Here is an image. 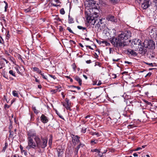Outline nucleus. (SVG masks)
Wrapping results in <instances>:
<instances>
[{
	"instance_id": "f257e3e1",
	"label": "nucleus",
	"mask_w": 157,
	"mask_h": 157,
	"mask_svg": "<svg viewBox=\"0 0 157 157\" xmlns=\"http://www.w3.org/2000/svg\"><path fill=\"white\" fill-rule=\"evenodd\" d=\"M131 36L130 32L126 31L119 35L117 37H113L110 38L109 40L114 47L119 49H121L127 45L126 43L131 42V40L129 39Z\"/></svg>"
},
{
	"instance_id": "f03ea898",
	"label": "nucleus",
	"mask_w": 157,
	"mask_h": 157,
	"mask_svg": "<svg viewBox=\"0 0 157 157\" xmlns=\"http://www.w3.org/2000/svg\"><path fill=\"white\" fill-rule=\"evenodd\" d=\"M41 140L39 137H36L35 141L37 144V148L43 149L44 148L47 146V140L45 138L41 137Z\"/></svg>"
},
{
	"instance_id": "7ed1b4c3",
	"label": "nucleus",
	"mask_w": 157,
	"mask_h": 157,
	"mask_svg": "<svg viewBox=\"0 0 157 157\" xmlns=\"http://www.w3.org/2000/svg\"><path fill=\"white\" fill-rule=\"evenodd\" d=\"M85 14L87 22L91 24L92 25H94L96 23V20L97 19V18H95V17H97V16H98V15H97L95 17H92L91 14L90 13H88L86 12H85Z\"/></svg>"
},
{
	"instance_id": "20e7f679",
	"label": "nucleus",
	"mask_w": 157,
	"mask_h": 157,
	"mask_svg": "<svg viewBox=\"0 0 157 157\" xmlns=\"http://www.w3.org/2000/svg\"><path fill=\"white\" fill-rule=\"evenodd\" d=\"M28 145L26 148L29 150L31 148L36 149L37 148V144L33 141V139H27Z\"/></svg>"
},
{
	"instance_id": "39448f33",
	"label": "nucleus",
	"mask_w": 157,
	"mask_h": 157,
	"mask_svg": "<svg viewBox=\"0 0 157 157\" xmlns=\"http://www.w3.org/2000/svg\"><path fill=\"white\" fill-rule=\"evenodd\" d=\"M137 2L141 4L142 7L144 9H147L149 6V0H136Z\"/></svg>"
},
{
	"instance_id": "423d86ee",
	"label": "nucleus",
	"mask_w": 157,
	"mask_h": 157,
	"mask_svg": "<svg viewBox=\"0 0 157 157\" xmlns=\"http://www.w3.org/2000/svg\"><path fill=\"white\" fill-rule=\"evenodd\" d=\"M144 44L146 45V47L149 49H154L155 48V43L151 40L148 41H145Z\"/></svg>"
},
{
	"instance_id": "0eeeda50",
	"label": "nucleus",
	"mask_w": 157,
	"mask_h": 157,
	"mask_svg": "<svg viewBox=\"0 0 157 157\" xmlns=\"http://www.w3.org/2000/svg\"><path fill=\"white\" fill-rule=\"evenodd\" d=\"M138 45L139 48V52L140 54L143 55L145 54L147 52V47H146V45L143 44V45L139 42Z\"/></svg>"
},
{
	"instance_id": "6e6552de",
	"label": "nucleus",
	"mask_w": 157,
	"mask_h": 157,
	"mask_svg": "<svg viewBox=\"0 0 157 157\" xmlns=\"http://www.w3.org/2000/svg\"><path fill=\"white\" fill-rule=\"evenodd\" d=\"M65 102H62V105L67 110L71 111V102L70 101L69 99H68L67 98L65 99Z\"/></svg>"
},
{
	"instance_id": "1a4fd4ad",
	"label": "nucleus",
	"mask_w": 157,
	"mask_h": 157,
	"mask_svg": "<svg viewBox=\"0 0 157 157\" xmlns=\"http://www.w3.org/2000/svg\"><path fill=\"white\" fill-rule=\"evenodd\" d=\"M89 4H90V7H91L92 9H95L98 10L99 6V4L96 3L95 1L94 0H90L89 2Z\"/></svg>"
},
{
	"instance_id": "9d476101",
	"label": "nucleus",
	"mask_w": 157,
	"mask_h": 157,
	"mask_svg": "<svg viewBox=\"0 0 157 157\" xmlns=\"http://www.w3.org/2000/svg\"><path fill=\"white\" fill-rule=\"evenodd\" d=\"M27 135L28 136L27 139H33L32 137H34V139L35 140V138H36V137H39L38 135H36V133L35 132L29 131L27 132Z\"/></svg>"
},
{
	"instance_id": "9b49d317",
	"label": "nucleus",
	"mask_w": 157,
	"mask_h": 157,
	"mask_svg": "<svg viewBox=\"0 0 157 157\" xmlns=\"http://www.w3.org/2000/svg\"><path fill=\"white\" fill-rule=\"evenodd\" d=\"M129 107H131L130 105L127 106L124 109V111L122 115L125 117H129L130 116L129 114L130 110L129 109Z\"/></svg>"
},
{
	"instance_id": "f8f14e48",
	"label": "nucleus",
	"mask_w": 157,
	"mask_h": 157,
	"mask_svg": "<svg viewBox=\"0 0 157 157\" xmlns=\"http://www.w3.org/2000/svg\"><path fill=\"white\" fill-rule=\"evenodd\" d=\"M72 143L75 145L80 142V137L78 136L74 135L73 137H72Z\"/></svg>"
},
{
	"instance_id": "ddd939ff",
	"label": "nucleus",
	"mask_w": 157,
	"mask_h": 157,
	"mask_svg": "<svg viewBox=\"0 0 157 157\" xmlns=\"http://www.w3.org/2000/svg\"><path fill=\"white\" fill-rule=\"evenodd\" d=\"M107 19L108 21H110L112 22H116L117 21L116 18L111 15H108L107 17Z\"/></svg>"
},
{
	"instance_id": "4468645a",
	"label": "nucleus",
	"mask_w": 157,
	"mask_h": 157,
	"mask_svg": "<svg viewBox=\"0 0 157 157\" xmlns=\"http://www.w3.org/2000/svg\"><path fill=\"white\" fill-rule=\"evenodd\" d=\"M40 119L41 122L44 123H47L48 121V118L43 114L41 115Z\"/></svg>"
},
{
	"instance_id": "2eb2a0df",
	"label": "nucleus",
	"mask_w": 157,
	"mask_h": 157,
	"mask_svg": "<svg viewBox=\"0 0 157 157\" xmlns=\"http://www.w3.org/2000/svg\"><path fill=\"white\" fill-rule=\"evenodd\" d=\"M127 53L129 55H131L132 56H136L137 55V53L136 52H135L133 50L131 49H128L127 50Z\"/></svg>"
},
{
	"instance_id": "dca6fc26",
	"label": "nucleus",
	"mask_w": 157,
	"mask_h": 157,
	"mask_svg": "<svg viewBox=\"0 0 157 157\" xmlns=\"http://www.w3.org/2000/svg\"><path fill=\"white\" fill-rule=\"evenodd\" d=\"M99 21H98V23L96 24L95 27L101 29L103 26V25H104V24L102 22V19H99Z\"/></svg>"
},
{
	"instance_id": "f3484780",
	"label": "nucleus",
	"mask_w": 157,
	"mask_h": 157,
	"mask_svg": "<svg viewBox=\"0 0 157 157\" xmlns=\"http://www.w3.org/2000/svg\"><path fill=\"white\" fill-rule=\"evenodd\" d=\"M74 79L78 82L80 86H81L82 84V79L78 76H75L74 77Z\"/></svg>"
},
{
	"instance_id": "a211bd4d",
	"label": "nucleus",
	"mask_w": 157,
	"mask_h": 157,
	"mask_svg": "<svg viewBox=\"0 0 157 157\" xmlns=\"http://www.w3.org/2000/svg\"><path fill=\"white\" fill-rule=\"evenodd\" d=\"M57 151L58 154V157H61L62 156V155L63 153V149H60L58 147L57 148Z\"/></svg>"
},
{
	"instance_id": "6ab92c4d",
	"label": "nucleus",
	"mask_w": 157,
	"mask_h": 157,
	"mask_svg": "<svg viewBox=\"0 0 157 157\" xmlns=\"http://www.w3.org/2000/svg\"><path fill=\"white\" fill-rule=\"evenodd\" d=\"M56 88L57 89H52L51 90V92H52V94H55L57 91L59 92L60 91V88H61V87H59L58 86H56Z\"/></svg>"
},
{
	"instance_id": "aec40b11",
	"label": "nucleus",
	"mask_w": 157,
	"mask_h": 157,
	"mask_svg": "<svg viewBox=\"0 0 157 157\" xmlns=\"http://www.w3.org/2000/svg\"><path fill=\"white\" fill-rule=\"evenodd\" d=\"M50 63V61L48 60H46L44 62V66L45 67L47 68L48 67L49 64Z\"/></svg>"
},
{
	"instance_id": "412c9836",
	"label": "nucleus",
	"mask_w": 157,
	"mask_h": 157,
	"mask_svg": "<svg viewBox=\"0 0 157 157\" xmlns=\"http://www.w3.org/2000/svg\"><path fill=\"white\" fill-rule=\"evenodd\" d=\"M33 70L34 71H36L37 73L40 74L41 72H42V71L39 69L37 67H34L33 68Z\"/></svg>"
},
{
	"instance_id": "4be33fe9",
	"label": "nucleus",
	"mask_w": 157,
	"mask_h": 157,
	"mask_svg": "<svg viewBox=\"0 0 157 157\" xmlns=\"http://www.w3.org/2000/svg\"><path fill=\"white\" fill-rule=\"evenodd\" d=\"M74 22L73 19L71 17H70L69 15H68V23H74Z\"/></svg>"
},
{
	"instance_id": "5701e85b",
	"label": "nucleus",
	"mask_w": 157,
	"mask_h": 157,
	"mask_svg": "<svg viewBox=\"0 0 157 157\" xmlns=\"http://www.w3.org/2000/svg\"><path fill=\"white\" fill-rule=\"evenodd\" d=\"M31 6L29 7L28 8L26 9H24L23 10L25 13H27L29 12H31Z\"/></svg>"
},
{
	"instance_id": "b1692460",
	"label": "nucleus",
	"mask_w": 157,
	"mask_h": 157,
	"mask_svg": "<svg viewBox=\"0 0 157 157\" xmlns=\"http://www.w3.org/2000/svg\"><path fill=\"white\" fill-rule=\"evenodd\" d=\"M97 153L98 154L96 156V157H102L103 155V153H102V152H101L100 151Z\"/></svg>"
},
{
	"instance_id": "393cba45",
	"label": "nucleus",
	"mask_w": 157,
	"mask_h": 157,
	"mask_svg": "<svg viewBox=\"0 0 157 157\" xmlns=\"http://www.w3.org/2000/svg\"><path fill=\"white\" fill-rule=\"evenodd\" d=\"M32 108L33 110L35 113L37 114L39 113L38 111L36 109V108L35 106H33Z\"/></svg>"
},
{
	"instance_id": "a878e982",
	"label": "nucleus",
	"mask_w": 157,
	"mask_h": 157,
	"mask_svg": "<svg viewBox=\"0 0 157 157\" xmlns=\"http://www.w3.org/2000/svg\"><path fill=\"white\" fill-rule=\"evenodd\" d=\"M12 94L13 96L18 97L19 95L18 94L16 90H13V91Z\"/></svg>"
},
{
	"instance_id": "bb28decb",
	"label": "nucleus",
	"mask_w": 157,
	"mask_h": 157,
	"mask_svg": "<svg viewBox=\"0 0 157 157\" xmlns=\"http://www.w3.org/2000/svg\"><path fill=\"white\" fill-rule=\"evenodd\" d=\"M52 136L50 135V138L48 141V143L49 145H51L52 143Z\"/></svg>"
},
{
	"instance_id": "cd10ccee",
	"label": "nucleus",
	"mask_w": 157,
	"mask_h": 157,
	"mask_svg": "<svg viewBox=\"0 0 157 157\" xmlns=\"http://www.w3.org/2000/svg\"><path fill=\"white\" fill-rule=\"evenodd\" d=\"M9 73L12 76H13L14 77H16L15 73L13 70H10L9 71Z\"/></svg>"
},
{
	"instance_id": "c85d7f7f",
	"label": "nucleus",
	"mask_w": 157,
	"mask_h": 157,
	"mask_svg": "<svg viewBox=\"0 0 157 157\" xmlns=\"http://www.w3.org/2000/svg\"><path fill=\"white\" fill-rule=\"evenodd\" d=\"M77 28L78 29H82V30H86V31L87 30L86 28V27H83L81 26H78Z\"/></svg>"
},
{
	"instance_id": "c756f323",
	"label": "nucleus",
	"mask_w": 157,
	"mask_h": 157,
	"mask_svg": "<svg viewBox=\"0 0 157 157\" xmlns=\"http://www.w3.org/2000/svg\"><path fill=\"white\" fill-rule=\"evenodd\" d=\"M10 37V34L9 31H8L7 32V34L6 35V38L7 40H9Z\"/></svg>"
},
{
	"instance_id": "7c9ffc66",
	"label": "nucleus",
	"mask_w": 157,
	"mask_h": 157,
	"mask_svg": "<svg viewBox=\"0 0 157 157\" xmlns=\"http://www.w3.org/2000/svg\"><path fill=\"white\" fill-rule=\"evenodd\" d=\"M101 44H104L106 46H109L110 45V43L106 41H101Z\"/></svg>"
},
{
	"instance_id": "2f4dec72",
	"label": "nucleus",
	"mask_w": 157,
	"mask_h": 157,
	"mask_svg": "<svg viewBox=\"0 0 157 157\" xmlns=\"http://www.w3.org/2000/svg\"><path fill=\"white\" fill-rule=\"evenodd\" d=\"M84 146V144L80 143L77 147L78 149H79L80 147H82Z\"/></svg>"
},
{
	"instance_id": "473e14b6",
	"label": "nucleus",
	"mask_w": 157,
	"mask_h": 157,
	"mask_svg": "<svg viewBox=\"0 0 157 157\" xmlns=\"http://www.w3.org/2000/svg\"><path fill=\"white\" fill-rule=\"evenodd\" d=\"M56 113L58 115L59 117L61 119L64 120L63 117L57 111H56Z\"/></svg>"
},
{
	"instance_id": "72a5a7b5",
	"label": "nucleus",
	"mask_w": 157,
	"mask_h": 157,
	"mask_svg": "<svg viewBox=\"0 0 157 157\" xmlns=\"http://www.w3.org/2000/svg\"><path fill=\"white\" fill-rule=\"evenodd\" d=\"M8 144L6 142L5 143V146L3 148V149L2 150V151H3L4 152L6 150V149L7 146H8Z\"/></svg>"
},
{
	"instance_id": "f704fd0d",
	"label": "nucleus",
	"mask_w": 157,
	"mask_h": 157,
	"mask_svg": "<svg viewBox=\"0 0 157 157\" xmlns=\"http://www.w3.org/2000/svg\"><path fill=\"white\" fill-rule=\"evenodd\" d=\"M91 135L92 136L96 135L97 137H98L100 136L98 132H92L91 133Z\"/></svg>"
},
{
	"instance_id": "c9c22d12",
	"label": "nucleus",
	"mask_w": 157,
	"mask_h": 157,
	"mask_svg": "<svg viewBox=\"0 0 157 157\" xmlns=\"http://www.w3.org/2000/svg\"><path fill=\"white\" fill-rule=\"evenodd\" d=\"M60 14L63 15L65 13V11L63 8H62L60 10Z\"/></svg>"
},
{
	"instance_id": "e433bc0d",
	"label": "nucleus",
	"mask_w": 157,
	"mask_h": 157,
	"mask_svg": "<svg viewBox=\"0 0 157 157\" xmlns=\"http://www.w3.org/2000/svg\"><path fill=\"white\" fill-rule=\"evenodd\" d=\"M147 57L150 59H152L154 57L153 55H151V54L148 53L147 54Z\"/></svg>"
},
{
	"instance_id": "4c0bfd02",
	"label": "nucleus",
	"mask_w": 157,
	"mask_h": 157,
	"mask_svg": "<svg viewBox=\"0 0 157 157\" xmlns=\"http://www.w3.org/2000/svg\"><path fill=\"white\" fill-rule=\"evenodd\" d=\"M73 69L74 70V71H75L76 70V66L75 64V63H73L71 65Z\"/></svg>"
},
{
	"instance_id": "58836bf2",
	"label": "nucleus",
	"mask_w": 157,
	"mask_h": 157,
	"mask_svg": "<svg viewBox=\"0 0 157 157\" xmlns=\"http://www.w3.org/2000/svg\"><path fill=\"white\" fill-rule=\"evenodd\" d=\"M86 129V128L82 127L81 130V132L84 133H85Z\"/></svg>"
},
{
	"instance_id": "ea45409f",
	"label": "nucleus",
	"mask_w": 157,
	"mask_h": 157,
	"mask_svg": "<svg viewBox=\"0 0 157 157\" xmlns=\"http://www.w3.org/2000/svg\"><path fill=\"white\" fill-rule=\"evenodd\" d=\"M135 127L134 124H129L128 126V129H130Z\"/></svg>"
},
{
	"instance_id": "a19ab883",
	"label": "nucleus",
	"mask_w": 157,
	"mask_h": 157,
	"mask_svg": "<svg viewBox=\"0 0 157 157\" xmlns=\"http://www.w3.org/2000/svg\"><path fill=\"white\" fill-rule=\"evenodd\" d=\"M0 43L3 44L4 43V41L2 39V37L0 36Z\"/></svg>"
},
{
	"instance_id": "79ce46f5",
	"label": "nucleus",
	"mask_w": 157,
	"mask_h": 157,
	"mask_svg": "<svg viewBox=\"0 0 157 157\" xmlns=\"http://www.w3.org/2000/svg\"><path fill=\"white\" fill-rule=\"evenodd\" d=\"M10 137H12L13 135V131H11V130H10Z\"/></svg>"
},
{
	"instance_id": "37998d69",
	"label": "nucleus",
	"mask_w": 157,
	"mask_h": 157,
	"mask_svg": "<svg viewBox=\"0 0 157 157\" xmlns=\"http://www.w3.org/2000/svg\"><path fill=\"white\" fill-rule=\"evenodd\" d=\"M40 74L42 76L44 79L46 80L47 79V77L44 76V73H42V72H41Z\"/></svg>"
},
{
	"instance_id": "c03bdc74",
	"label": "nucleus",
	"mask_w": 157,
	"mask_h": 157,
	"mask_svg": "<svg viewBox=\"0 0 157 157\" xmlns=\"http://www.w3.org/2000/svg\"><path fill=\"white\" fill-rule=\"evenodd\" d=\"M67 29L69 31V32L71 33L74 34V33L73 31L71 29L70 27H67Z\"/></svg>"
},
{
	"instance_id": "a18cd8bd",
	"label": "nucleus",
	"mask_w": 157,
	"mask_h": 157,
	"mask_svg": "<svg viewBox=\"0 0 157 157\" xmlns=\"http://www.w3.org/2000/svg\"><path fill=\"white\" fill-rule=\"evenodd\" d=\"M10 125L9 126V128L10 129H11L13 127L12 126V122L11 121V120H10Z\"/></svg>"
},
{
	"instance_id": "49530a36",
	"label": "nucleus",
	"mask_w": 157,
	"mask_h": 157,
	"mask_svg": "<svg viewBox=\"0 0 157 157\" xmlns=\"http://www.w3.org/2000/svg\"><path fill=\"white\" fill-rule=\"evenodd\" d=\"M0 65L1 66H2V67L0 68V69L2 68V66L5 65V64L4 63L2 60L0 62Z\"/></svg>"
},
{
	"instance_id": "de8ad7c7",
	"label": "nucleus",
	"mask_w": 157,
	"mask_h": 157,
	"mask_svg": "<svg viewBox=\"0 0 157 157\" xmlns=\"http://www.w3.org/2000/svg\"><path fill=\"white\" fill-rule=\"evenodd\" d=\"M20 147L21 152H23L24 151H25V150L23 149V147L21 145H20Z\"/></svg>"
},
{
	"instance_id": "09e8293b",
	"label": "nucleus",
	"mask_w": 157,
	"mask_h": 157,
	"mask_svg": "<svg viewBox=\"0 0 157 157\" xmlns=\"http://www.w3.org/2000/svg\"><path fill=\"white\" fill-rule=\"evenodd\" d=\"M48 75L50 77L54 79H56V77L54 75H50V74H49Z\"/></svg>"
},
{
	"instance_id": "8fccbe9b",
	"label": "nucleus",
	"mask_w": 157,
	"mask_h": 157,
	"mask_svg": "<svg viewBox=\"0 0 157 157\" xmlns=\"http://www.w3.org/2000/svg\"><path fill=\"white\" fill-rule=\"evenodd\" d=\"M71 87H74V88H77L78 90H80L81 89L80 87H79V86H71Z\"/></svg>"
},
{
	"instance_id": "3c124183",
	"label": "nucleus",
	"mask_w": 157,
	"mask_h": 157,
	"mask_svg": "<svg viewBox=\"0 0 157 157\" xmlns=\"http://www.w3.org/2000/svg\"><path fill=\"white\" fill-rule=\"evenodd\" d=\"M11 157H22L21 156H19L18 155L14 154L12 155Z\"/></svg>"
},
{
	"instance_id": "603ef678",
	"label": "nucleus",
	"mask_w": 157,
	"mask_h": 157,
	"mask_svg": "<svg viewBox=\"0 0 157 157\" xmlns=\"http://www.w3.org/2000/svg\"><path fill=\"white\" fill-rule=\"evenodd\" d=\"M154 19L156 23L157 24V14L154 17Z\"/></svg>"
},
{
	"instance_id": "864d4df0",
	"label": "nucleus",
	"mask_w": 157,
	"mask_h": 157,
	"mask_svg": "<svg viewBox=\"0 0 157 157\" xmlns=\"http://www.w3.org/2000/svg\"><path fill=\"white\" fill-rule=\"evenodd\" d=\"M97 141H98L97 140L95 141V140H92L91 141V143L92 144H93V143H94V144H96L97 143Z\"/></svg>"
},
{
	"instance_id": "5fc2aeb1",
	"label": "nucleus",
	"mask_w": 157,
	"mask_h": 157,
	"mask_svg": "<svg viewBox=\"0 0 157 157\" xmlns=\"http://www.w3.org/2000/svg\"><path fill=\"white\" fill-rule=\"evenodd\" d=\"M100 151V150H99L97 149H95L94 150V151L96 152L97 153H98L99 152V151Z\"/></svg>"
},
{
	"instance_id": "6e6d98bb",
	"label": "nucleus",
	"mask_w": 157,
	"mask_h": 157,
	"mask_svg": "<svg viewBox=\"0 0 157 157\" xmlns=\"http://www.w3.org/2000/svg\"><path fill=\"white\" fill-rule=\"evenodd\" d=\"M145 63L147 65H148L149 66H153V63H148L145 62Z\"/></svg>"
},
{
	"instance_id": "4d7b16f0",
	"label": "nucleus",
	"mask_w": 157,
	"mask_h": 157,
	"mask_svg": "<svg viewBox=\"0 0 157 157\" xmlns=\"http://www.w3.org/2000/svg\"><path fill=\"white\" fill-rule=\"evenodd\" d=\"M63 27L61 26H59V30L60 31V32L62 31L63 30Z\"/></svg>"
},
{
	"instance_id": "13d9d810",
	"label": "nucleus",
	"mask_w": 157,
	"mask_h": 157,
	"mask_svg": "<svg viewBox=\"0 0 157 157\" xmlns=\"http://www.w3.org/2000/svg\"><path fill=\"white\" fill-rule=\"evenodd\" d=\"M10 106L9 105H8L7 104H5L4 105V107L5 108H7L8 109L10 107Z\"/></svg>"
},
{
	"instance_id": "bf43d9fd",
	"label": "nucleus",
	"mask_w": 157,
	"mask_h": 157,
	"mask_svg": "<svg viewBox=\"0 0 157 157\" xmlns=\"http://www.w3.org/2000/svg\"><path fill=\"white\" fill-rule=\"evenodd\" d=\"M96 42L99 44H101V41L100 40H98V39H96Z\"/></svg>"
},
{
	"instance_id": "052dcab7",
	"label": "nucleus",
	"mask_w": 157,
	"mask_h": 157,
	"mask_svg": "<svg viewBox=\"0 0 157 157\" xmlns=\"http://www.w3.org/2000/svg\"><path fill=\"white\" fill-rule=\"evenodd\" d=\"M94 56L95 58L96 59H97L98 58V55L96 53H95L94 54Z\"/></svg>"
},
{
	"instance_id": "680f3d73",
	"label": "nucleus",
	"mask_w": 157,
	"mask_h": 157,
	"mask_svg": "<svg viewBox=\"0 0 157 157\" xmlns=\"http://www.w3.org/2000/svg\"><path fill=\"white\" fill-rule=\"evenodd\" d=\"M2 20L5 23H6V20L5 19L4 17H2Z\"/></svg>"
},
{
	"instance_id": "e2e57ef3",
	"label": "nucleus",
	"mask_w": 157,
	"mask_h": 157,
	"mask_svg": "<svg viewBox=\"0 0 157 157\" xmlns=\"http://www.w3.org/2000/svg\"><path fill=\"white\" fill-rule=\"evenodd\" d=\"M124 63H127V64H132V62H128L127 61H125Z\"/></svg>"
},
{
	"instance_id": "0e129e2a",
	"label": "nucleus",
	"mask_w": 157,
	"mask_h": 157,
	"mask_svg": "<svg viewBox=\"0 0 157 157\" xmlns=\"http://www.w3.org/2000/svg\"><path fill=\"white\" fill-rule=\"evenodd\" d=\"M97 85L98 86H100V85L101 84V81L99 80L98 81V82H97Z\"/></svg>"
},
{
	"instance_id": "69168bd1",
	"label": "nucleus",
	"mask_w": 157,
	"mask_h": 157,
	"mask_svg": "<svg viewBox=\"0 0 157 157\" xmlns=\"http://www.w3.org/2000/svg\"><path fill=\"white\" fill-rule=\"evenodd\" d=\"M76 150L75 151V154H77L78 153V150L77 149V148H76Z\"/></svg>"
},
{
	"instance_id": "338daca9",
	"label": "nucleus",
	"mask_w": 157,
	"mask_h": 157,
	"mask_svg": "<svg viewBox=\"0 0 157 157\" xmlns=\"http://www.w3.org/2000/svg\"><path fill=\"white\" fill-rule=\"evenodd\" d=\"M151 75V72L148 73L147 74L146 76H145V77H147V76H150Z\"/></svg>"
},
{
	"instance_id": "774afa93",
	"label": "nucleus",
	"mask_w": 157,
	"mask_h": 157,
	"mask_svg": "<svg viewBox=\"0 0 157 157\" xmlns=\"http://www.w3.org/2000/svg\"><path fill=\"white\" fill-rule=\"evenodd\" d=\"M112 76L113 78H116L117 77V75L116 74H112Z\"/></svg>"
}]
</instances>
